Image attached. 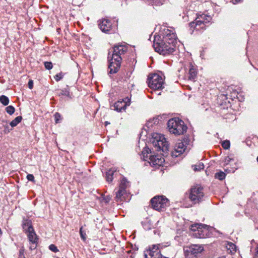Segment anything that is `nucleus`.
Returning a JSON list of instances; mask_svg holds the SVG:
<instances>
[{"label": "nucleus", "instance_id": "31", "mask_svg": "<svg viewBox=\"0 0 258 258\" xmlns=\"http://www.w3.org/2000/svg\"><path fill=\"white\" fill-rule=\"evenodd\" d=\"M226 247H227V248L228 250H229L231 252L236 251V245L234 243H233L231 242H229L227 243Z\"/></svg>", "mask_w": 258, "mask_h": 258}, {"label": "nucleus", "instance_id": "18", "mask_svg": "<svg viewBox=\"0 0 258 258\" xmlns=\"http://www.w3.org/2000/svg\"><path fill=\"white\" fill-rule=\"evenodd\" d=\"M187 127L184 121L180 119L178 124V128L175 131L173 134L176 136L183 135L187 131Z\"/></svg>", "mask_w": 258, "mask_h": 258}, {"label": "nucleus", "instance_id": "28", "mask_svg": "<svg viewBox=\"0 0 258 258\" xmlns=\"http://www.w3.org/2000/svg\"><path fill=\"white\" fill-rule=\"evenodd\" d=\"M22 119V117L21 116H18L10 122V125L12 127L16 126L21 121Z\"/></svg>", "mask_w": 258, "mask_h": 258}, {"label": "nucleus", "instance_id": "41", "mask_svg": "<svg viewBox=\"0 0 258 258\" xmlns=\"http://www.w3.org/2000/svg\"><path fill=\"white\" fill-rule=\"evenodd\" d=\"M182 143H184L185 146L186 147L187 145H188L190 142V140L189 139L188 136H185L184 137L182 141H181Z\"/></svg>", "mask_w": 258, "mask_h": 258}, {"label": "nucleus", "instance_id": "50", "mask_svg": "<svg viewBox=\"0 0 258 258\" xmlns=\"http://www.w3.org/2000/svg\"><path fill=\"white\" fill-rule=\"evenodd\" d=\"M255 256H258V245H257L256 248V252L255 253Z\"/></svg>", "mask_w": 258, "mask_h": 258}, {"label": "nucleus", "instance_id": "27", "mask_svg": "<svg viewBox=\"0 0 258 258\" xmlns=\"http://www.w3.org/2000/svg\"><path fill=\"white\" fill-rule=\"evenodd\" d=\"M129 185V182L125 178L123 177L122 180H121V182L119 185V187L126 190V188L128 187Z\"/></svg>", "mask_w": 258, "mask_h": 258}, {"label": "nucleus", "instance_id": "56", "mask_svg": "<svg viewBox=\"0 0 258 258\" xmlns=\"http://www.w3.org/2000/svg\"><path fill=\"white\" fill-rule=\"evenodd\" d=\"M146 258H148L147 257V253H146Z\"/></svg>", "mask_w": 258, "mask_h": 258}, {"label": "nucleus", "instance_id": "45", "mask_svg": "<svg viewBox=\"0 0 258 258\" xmlns=\"http://www.w3.org/2000/svg\"><path fill=\"white\" fill-rule=\"evenodd\" d=\"M27 178L28 180L31 181H34V176L33 174H29L27 176Z\"/></svg>", "mask_w": 258, "mask_h": 258}, {"label": "nucleus", "instance_id": "26", "mask_svg": "<svg viewBox=\"0 0 258 258\" xmlns=\"http://www.w3.org/2000/svg\"><path fill=\"white\" fill-rule=\"evenodd\" d=\"M226 174L224 172L219 171L215 174L214 177L219 180H223L225 178Z\"/></svg>", "mask_w": 258, "mask_h": 258}, {"label": "nucleus", "instance_id": "49", "mask_svg": "<svg viewBox=\"0 0 258 258\" xmlns=\"http://www.w3.org/2000/svg\"><path fill=\"white\" fill-rule=\"evenodd\" d=\"M146 154H148L149 152H151V150L146 146Z\"/></svg>", "mask_w": 258, "mask_h": 258}, {"label": "nucleus", "instance_id": "30", "mask_svg": "<svg viewBox=\"0 0 258 258\" xmlns=\"http://www.w3.org/2000/svg\"><path fill=\"white\" fill-rule=\"evenodd\" d=\"M0 102L5 106H6L9 103V99L5 95H2L0 96Z\"/></svg>", "mask_w": 258, "mask_h": 258}, {"label": "nucleus", "instance_id": "6", "mask_svg": "<svg viewBox=\"0 0 258 258\" xmlns=\"http://www.w3.org/2000/svg\"><path fill=\"white\" fill-rule=\"evenodd\" d=\"M187 197L191 203L189 204L186 206L187 207H192L196 204H199L203 201L204 197L203 188L200 187L191 188Z\"/></svg>", "mask_w": 258, "mask_h": 258}, {"label": "nucleus", "instance_id": "43", "mask_svg": "<svg viewBox=\"0 0 258 258\" xmlns=\"http://www.w3.org/2000/svg\"><path fill=\"white\" fill-rule=\"evenodd\" d=\"M49 248L52 251L54 252H57L58 251V249L57 248V247L54 244H50L49 246Z\"/></svg>", "mask_w": 258, "mask_h": 258}, {"label": "nucleus", "instance_id": "33", "mask_svg": "<svg viewBox=\"0 0 258 258\" xmlns=\"http://www.w3.org/2000/svg\"><path fill=\"white\" fill-rule=\"evenodd\" d=\"M6 110L8 114L12 115L15 112V109L13 106L10 105L6 108Z\"/></svg>", "mask_w": 258, "mask_h": 258}, {"label": "nucleus", "instance_id": "38", "mask_svg": "<svg viewBox=\"0 0 258 258\" xmlns=\"http://www.w3.org/2000/svg\"><path fill=\"white\" fill-rule=\"evenodd\" d=\"M54 116L55 123H59L61 119V115H60V113H59L58 112H56L54 114Z\"/></svg>", "mask_w": 258, "mask_h": 258}, {"label": "nucleus", "instance_id": "29", "mask_svg": "<svg viewBox=\"0 0 258 258\" xmlns=\"http://www.w3.org/2000/svg\"><path fill=\"white\" fill-rule=\"evenodd\" d=\"M203 224L202 223H196L195 224H192L190 227V229L191 231L195 232V233L198 231V230L200 229V227L203 226Z\"/></svg>", "mask_w": 258, "mask_h": 258}, {"label": "nucleus", "instance_id": "17", "mask_svg": "<svg viewBox=\"0 0 258 258\" xmlns=\"http://www.w3.org/2000/svg\"><path fill=\"white\" fill-rule=\"evenodd\" d=\"M137 152L141 151L142 156L141 159L143 161H145V140L144 139H141V137H140L139 142H138V146L136 148Z\"/></svg>", "mask_w": 258, "mask_h": 258}, {"label": "nucleus", "instance_id": "51", "mask_svg": "<svg viewBox=\"0 0 258 258\" xmlns=\"http://www.w3.org/2000/svg\"><path fill=\"white\" fill-rule=\"evenodd\" d=\"M3 122L5 123H6V125H7L8 126L7 122V121H3Z\"/></svg>", "mask_w": 258, "mask_h": 258}, {"label": "nucleus", "instance_id": "15", "mask_svg": "<svg viewBox=\"0 0 258 258\" xmlns=\"http://www.w3.org/2000/svg\"><path fill=\"white\" fill-rule=\"evenodd\" d=\"M28 238L30 242H31L33 244H35V245H31L30 246V249L31 250L35 249L37 246V243L38 242V237L35 233L34 230L33 229L32 231H30L28 232H27Z\"/></svg>", "mask_w": 258, "mask_h": 258}, {"label": "nucleus", "instance_id": "24", "mask_svg": "<svg viewBox=\"0 0 258 258\" xmlns=\"http://www.w3.org/2000/svg\"><path fill=\"white\" fill-rule=\"evenodd\" d=\"M166 0H146L149 4L153 6H160L162 5Z\"/></svg>", "mask_w": 258, "mask_h": 258}, {"label": "nucleus", "instance_id": "19", "mask_svg": "<svg viewBox=\"0 0 258 258\" xmlns=\"http://www.w3.org/2000/svg\"><path fill=\"white\" fill-rule=\"evenodd\" d=\"M126 196V191L120 187L119 188L118 191L116 192L115 197L116 201H122L125 200V197Z\"/></svg>", "mask_w": 258, "mask_h": 258}, {"label": "nucleus", "instance_id": "42", "mask_svg": "<svg viewBox=\"0 0 258 258\" xmlns=\"http://www.w3.org/2000/svg\"><path fill=\"white\" fill-rule=\"evenodd\" d=\"M182 143H184L185 146L186 147L187 145H188L190 142V140L189 139L188 136H185L184 137L182 141H181Z\"/></svg>", "mask_w": 258, "mask_h": 258}, {"label": "nucleus", "instance_id": "36", "mask_svg": "<svg viewBox=\"0 0 258 258\" xmlns=\"http://www.w3.org/2000/svg\"><path fill=\"white\" fill-rule=\"evenodd\" d=\"M79 232L82 239L84 241H85L86 239V234L85 231L83 230V227H81L80 228Z\"/></svg>", "mask_w": 258, "mask_h": 258}, {"label": "nucleus", "instance_id": "7", "mask_svg": "<svg viewBox=\"0 0 258 258\" xmlns=\"http://www.w3.org/2000/svg\"><path fill=\"white\" fill-rule=\"evenodd\" d=\"M185 258H198L202 255L204 247L198 244H191L183 248Z\"/></svg>", "mask_w": 258, "mask_h": 258}, {"label": "nucleus", "instance_id": "9", "mask_svg": "<svg viewBox=\"0 0 258 258\" xmlns=\"http://www.w3.org/2000/svg\"><path fill=\"white\" fill-rule=\"evenodd\" d=\"M189 26L191 31L190 32L192 34L194 30L202 32L206 29V26L204 25L203 22L198 19H196L194 21L189 23Z\"/></svg>", "mask_w": 258, "mask_h": 258}, {"label": "nucleus", "instance_id": "48", "mask_svg": "<svg viewBox=\"0 0 258 258\" xmlns=\"http://www.w3.org/2000/svg\"><path fill=\"white\" fill-rule=\"evenodd\" d=\"M19 253H20V256L23 255L24 254V249H20Z\"/></svg>", "mask_w": 258, "mask_h": 258}, {"label": "nucleus", "instance_id": "40", "mask_svg": "<svg viewBox=\"0 0 258 258\" xmlns=\"http://www.w3.org/2000/svg\"><path fill=\"white\" fill-rule=\"evenodd\" d=\"M64 76V74H63L62 73L60 72L58 74H57L54 77V79L55 80H56V81L58 82L59 81V80H60Z\"/></svg>", "mask_w": 258, "mask_h": 258}, {"label": "nucleus", "instance_id": "14", "mask_svg": "<svg viewBox=\"0 0 258 258\" xmlns=\"http://www.w3.org/2000/svg\"><path fill=\"white\" fill-rule=\"evenodd\" d=\"M179 119L175 117L170 119L167 122V127L170 133L173 134L175 131L178 128V124L179 122Z\"/></svg>", "mask_w": 258, "mask_h": 258}, {"label": "nucleus", "instance_id": "52", "mask_svg": "<svg viewBox=\"0 0 258 258\" xmlns=\"http://www.w3.org/2000/svg\"><path fill=\"white\" fill-rule=\"evenodd\" d=\"M108 123H108L107 121H106V122H105V124H106H106H108Z\"/></svg>", "mask_w": 258, "mask_h": 258}, {"label": "nucleus", "instance_id": "47", "mask_svg": "<svg viewBox=\"0 0 258 258\" xmlns=\"http://www.w3.org/2000/svg\"><path fill=\"white\" fill-rule=\"evenodd\" d=\"M28 87L29 89H32L33 87V82L32 80H29L28 82Z\"/></svg>", "mask_w": 258, "mask_h": 258}, {"label": "nucleus", "instance_id": "13", "mask_svg": "<svg viewBox=\"0 0 258 258\" xmlns=\"http://www.w3.org/2000/svg\"><path fill=\"white\" fill-rule=\"evenodd\" d=\"M165 161L164 157H160L159 155H150L148 163L151 166H161Z\"/></svg>", "mask_w": 258, "mask_h": 258}, {"label": "nucleus", "instance_id": "3", "mask_svg": "<svg viewBox=\"0 0 258 258\" xmlns=\"http://www.w3.org/2000/svg\"><path fill=\"white\" fill-rule=\"evenodd\" d=\"M148 138V142L152 144L157 151H162V156L167 158L169 155V145L164 136L157 133H153Z\"/></svg>", "mask_w": 258, "mask_h": 258}, {"label": "nucleus", "instance_id": "53", "mask_svg": "<svg viewBox=\"0 0 258 258\" xmlns=\"http://www.w3.org/2000/svg\"><path fill=\"white\" fill-rule=\"evenodd\" d=\"M144 256H145V251H144Z\"/></svg>", "mask_w": 258, "mask_h": 258}, {"label": "nucleus", "instance_id": "34", "mask_svg": "<svg viewBox=\"0 0 258 258\" xmlns=\"http://www.w3.org/2000/svg\"><path fill=\"white\" fill-rule=\"evenodd\" d=\"M58 95L59 96L60 95H64V96H67L71 98L70 95L69 90L67 89H64L61 90L60 91V92L59 93Z\"/></svg>", "mask_w": 258, "mask_h": 258}, {"label": "nucleus", "instance_id": "20", "mask_svg": "<svg viewBox=\"0 0 258 258\" xmlns=\"http://www.w3.org/2000/svg\"><path fill=\"white\" fill-rule=\"evenodd\" d=\"M22 226L23 229L26 232H28L34 229L31 220L28 219H23Z\"/></svg>", "mask_w": 258, "mask_h": 258}, {"label": "nucleus", "instance_id": "54", "mask_svg": "<svg viewBox=\"0 0 258 258\" xmlns=\"http://www.w3.org/2000/svg\"><path fill=\"white\" fill-rule=\"evenodd\" d=\"M142 134H143V131H142V132L141 133V134H140V136H141V137L142 136Z\"/></svg>", "mask_w": 258, "mask_h": 258}, {"label": "nucleus", "instance_id": "10", "mask_svg": "<svg viewBox=\"0 0 258 258\" xmlns=\"http://www.w3.org/2000/svg\"><path fill=\"white\" fill-rule=\"evenodd\" d=\"M130 105V101L128 98H125V100L118 101L111 106L112 109L117 112H120L122 110H125L126 107Z\"/></svg>", "mask_w": 258, "mask_h": 258}, {"label": "nucleus", "instance_id": "11", "mask_svg": "<svg viewBox=\"0 0 258 258\" xmlns=\"http://www.w3.org/2000/svg\"><path fill=\"white\" fill-rule=\"evenodd\" d=\"M163 245L161 244H153L146 249V252L151 256V258H156L157 256H160V250L159 248H162Z\"/></svg>", "mask_w": 258, "mask_h": 258}, {"label": "nucleus", "instance_id": "2", "mask_svg": "<svg viewBox=\"0 0 258 258\" xmlns=\"http://www.w3.org/2000/svg\"><path fill=\"white\" fill-rule=\"evenodd\" d=\"M112 53L111 52H108V58L109 59L108 69L109 70V74L116 73L120 67V64L122 59V55H124L126 52L127 47L119 45L114 46L112 48Z\"/></svg>", "mask_w": 258, "mask_h": 258}, {"label": "nucleus", "instance_id": "37", "mask_svg": "<svg viewBox=\"0 0 258 258\" xmlns=\"http://www.w3.org/2000/svg\"><path fill=\"white\" fill-rule=\"evenodd\" d=\"M234 161V159L232 158H230L229 156L226 157L225 158V159L224 161V165L225 166L226 165H228L230 164V163H231V161Z\"/></svg>", "mask_w": 258, "mask_h": 258}, {"label": "nucleus", "instance_id": "46", "mask_svg": "<svg viewBox=\"0 0 258 258\" xmlns=\"http://www.w3.org/2000/svg\"><path fill=\"white\" fill-rule=\"evenodd\" d=\"M243 0H231L230 3H231L233 5H237L239 3H243Z\"/></svg>", "mask_w": 258, "mask_h": 258}, {"label": "nucleus", "instance_id": "39", "mask_svg": "<svg viewBox=\"0 0 258 258\" xmlns=\"http://www.w3.org/2000/svg\"><path fill=\"white\" fill-rule=\"evenodd\" d=\"M44 66L45 69L48 70H51L53 67L52 63L50 61H45L44 62Z\"/></svg>", "mask_w": 258, "mask_h": 258}, {"label": "nucleus", "instance_id": "44", "mask_svg": "<svg viewBox=\"0 0 258 258\" xmlns=\"http://www.w3.org/2000/svg\"><path fill=\"white\" fill-rule=\"evenodd\" d=\"M237 169V168L236 166L232 167L231 169H229L228 168H227L225 169V171L227 173H230L231 172L234 173Z\"/></svg>", "mask_w": 258, "mask_h": 258}, {"label": "nucleus", "instance_id": "4", "mask_svg": "<svg viewBox=\"0 0 258 258\" xmlns=\"http://www.w3.org/2000/svg\"><path fill=\"white\" fill-rule=\"evenodd\" d=\"M148 87L153 90V94L159 96L161 94V90L164 88V82L161 76L157 74H150L148 76L147 81Z\"/></svg>", "mask_w": 258, "mask_h": 258}, {"label": "nucleus", "instance_id": "25", "mask_svg": "<svg viewBox=\"0 0 258 258\" xmlns=\"http://www.w3.org/2000/svg\"><path fill=\"white\" fill-rule=\"evenodd\" d=\"M114 172H115V171L112 170V169H110L106 172V179L107 181H108V182H110L112 181L113 175Z\"/></svg>", "mask_w": 258, "mask_h": 258}, {"label": "nucleus", "instance_id": "58", "mask_svg": "<svg viewBox=\"0 0 258 258\" xmlns=\"http://www.w3.org/2000/svg\"><path fill=\"white\" fill-rule=\"evenodd\" d=\"M257 70H258V69H256Z\"/></svg>", "mask_w": 258, "mask_h": 258}, {"label": "nucleus", "instance_id": "5", "mask_svg": "<svg viewBox=\"0 0 258 258\" xmlns=\"http://www.w3.org/2000/svg\"><path fill=\"white\" fill-rule=\"evenodd\" d=\"M151 207L155 210L164 211L170 206L169 200L163 195H157L150 200Z\"/></svg>", "mask_w": 258, "mask_h": 258}, {"label": "nucleus", "instance_id": "21", "mask_svg": "<svg viewBox=\"0 0 258 258\" xmlns=\"http://www.w3.org/2000/svg\"><path fill=\"white\" fill-rule=\"evenodd\" d=\"M161 118V117L158 116L149 119L146 122V127L148 128H150L152 127L154 125H157L159 123Z\"/></svg>", "mask_w": 258, "mask_h": 258}, {"label": "nucleus", "instance_id": "35", "mask_svg": "<svg viewBox=\"0 0 258 258\" xmlns=\"http://www.w3.org/2000/svg\"><path fill=\"white\" fill-rule=\"evenodd\" d=\"M222 146L225 150L228 149L230 146V141L229 140H225L223 141L222 143Z\"/></svg>", "mask_w": 258, "mask_h": 258}, {"label": "nucleus", "instance_id": "16", "mask_svg": "<svg viewBox=\"0 0 258 258\" xmlns=\"http://www.w3.org/2000/svg\"><path fill=\"white\" fill-rule=\"evenodd\" d=\"M99 26L100 30L105 33L108 32L111 28V23L108 19H103L99 21Z\"/></svg>", "mask_w": 258, "mask_h": 258}, {"label": "nucleus", "instance_id": "57", "mask_svg": "<svg viewBox=\"0 0 258 258\" xmlns=\"http://www.w3.org/2000/svg\"><path fill=\"white\" fill-rule=\"evenodd\" d=\"M23 258H26L25 257H24Z\"/></svg>", "mask_w": 258, "mask_h": 258}, {"label": "nucleus", "instance_id": "55", "mask_svg": "<svg viewBox=\"0 0 258 258\" xmlns=\"http://www.w3.org/2000/svg\"><path fill=\"white\" fill-rule=\"evenodd\" d=\"M256 160H257V161L258 162V156H257Z\"/></svg>", "mask_w": 258, "mask_h": 258}, {"label": "nucleus", "instance_id": "8", "mask_svg": "<svg viewBox=\"0 0 258 258\" xmlns=\"http://www.w3.org/2000/svg\"><path fill=\"white\" fill-rule=\"evenodd\" d=\"M203 226H201L198 231L194 233L196 237L198 238H206L210 237L213 235L212 230L213 227L207 225L203 224Z\"/></svg>", "mask_w": 258, "mask_h": 258}, {"label": "nucleus", "instance_id": "23", "mask_svg": "<svg viewBox=\"0 0 258 258\" xmlns=\"http://www.w3.org/2000/svg\"><path fill=\"white\" fill-rule=\"evenodd\" d=\"M197 19H198L199 20H201V21L203 22L204 24V25L206 26V24L209 23L212 18L211 16L203 14L202 15H200V17H198Z\"/></svg>", "mask_w": 258, "mask_h": 258}, {"label": "nucleus", "instance_id": "12", "mask_svg": "<svg viewBox=\"0 0 258 258\" xmlns=\"http://www.w3.org/2000/svg\"><path fill=\"white\" fill-rule=\"evenodd\" d=\"M186 148L184 143H182L181 141L176 143L174 150L171 152V156L172 157H177L185 151Z\"/></svg>", "mask_w": 258, "mask_h": 258}, {"label": "nucleus", "instance_id": "22", "mask_svg": "<svg viewBox=\"0 0 258 258\" xmlns=\"http://www.w3.org/2000/svg\"><path fill=\"white\" fill-rule=\"evenodd\" d=\"M197 72L196 69L194 68L193 66H190L188 73L189 80L194 81L197 77Z\"/></svg>", "mask_w": 258, "mask_h": 258}, {"label": "nucleus", "instance_id": "1", "mask_svg": "<svg viewBox=\"0 0 258 258\" xmlns=\"http://www.w3.org/2000/svg\"><path fill=\"white\" fill-rule=\"evenodd\" d=\"M152 35H150L148 41L160 54L166 56L172 54L175 51L177 37L173 30L165 27L160 28L159 34L154 35L153 43Z\"/></svg>", "mask_w": 258, "mask_h": 258}, {"label": "nucleus", "instance_id": "32", "mask_svg": "<svg viewBox=\"0 0 258 258\" xmlns=\"http://www.w3.org/2000/svg\"><path fill=\"white\" fill-rule=\"evenodd\" d=\"M194 167L193 169L195 171H200L202 169H203L204 168V165L203 163L200 162L198 164L193 165Z\"/></svg>", "mask_w": 258, "mask_h": 258}]
</instances>
